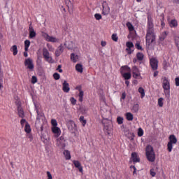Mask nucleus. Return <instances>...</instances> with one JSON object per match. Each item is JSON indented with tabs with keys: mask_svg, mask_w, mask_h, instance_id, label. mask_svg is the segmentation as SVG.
Wrapping results in <instances>:
<instances>
[{
	"mask_svg": "<svg viewBox=\"0 0 179 179\" xmlns=\"http://www.w3.org/2000/svg\"><path fill=\"white\" fill-rule=\"evenodd\" d=\"M48 48L49 51L54 52V48L52 47V45H48Z\"/></svg>",
	"mask_w": 179,
	"mask_h": 179,
	"instance_id": "3c124183",
	"label": "nucleus"
},
{
	"mask_svg": "<svg viewBox=\"0 0 179 179\" xmlns=\"http://www.w3.org/2000/svg\"><path fill=\"white\" fill-rule=\"evenodd\" d=\"M64 45L62 44H60V45L57 48L55 51V57H59L62 52H64Z\"/></svg>",
	"mask_w": 179,
	"mask_h": 179,
	"instance_id": "dca6fc26",
	"label": "nucleus"
},
{
	"mask_svg": "<svg viewBox=\"0 0 179 179\" xmlns=\"http://www.w3.org/2000/svg\"><path fill=\"white\" fill-rule=\"evenodd\" d=\"M53 78L55 80H59V78H61V76L58 73H55L53 74Z\"/></svg>",
	"mask_w": 179,
	"mask_h": 179,
	"instance_id": "58836bf2",
	"label": "nucleus"
},
{
	"mask_svg": "<svg viewBox=\"0 0 179 179\" xmlns=\"http://www.w3.org/2000/svg\"><path fill=\"white\" fill-rule=\"evenodd\" d=\"M94 17H95L96 20H101L102 17H101V15L100 14L96 13L94 15Z\"/></svg>",
	"mask_w": 179,
	"mask_h": 179,
	"instance_id": "de8ad7c7",
	"label": "nucleus"
},
{
	"mask_svg": "<svg viewBox=\"0 0 179 179\" xmlns=\"http://www.w3.org/2000/svg\"><path fill=\"white\" fill-rule=\"evenodd\" d=\"M120 70H121L120 71L121 74L131 72V68H129V66H122Z\"/></svg>",
	"mask_w": 179,
	"mask_h": 179,
	"instance_id": "6ab92c4d",
	"label": "nucleus"
},
{
	"mask_svg": "<svg viewBox=\"0 0 179 179\" xmlns=\"http://www.w3.org/2000/svg\"><path fill=\"white\" fill-rule=\"evenodd\" d=\"M43 56L45 61L49 62V64H52V62H54L52 61V57L50 55V52H48V50L45 48L43 49Z\"/></svg>",
	"mask_w": 179,
	"mask_h": 179,
	"instance_id": "0eeeda50",
	"label": "nucleus"
},
{
	"mask_svg": "<svg viewBox=\"0 0 179 179\" xmlns=\"http://www.w3.org/2000/svg\"><path fill=\"white\" fill-rule=\"evenodd\" d=\"M136 48H137V50H141V51H143V48H142V46H141V43H136Z\"/></svg>",
	"mask_w": 179,
	"mask_h": 179,
	"instance_id": "c03bdc74",
	"label": "nucleus"
},
{
	"mask_svg": "<svg viewBox=\"0 0 179 179\" xmlns=\"http://www.w3.org/2000/svg\"><path fill=\"white\" fill-rule=\"evenodd\" d=\"M27 136L30 139V142L33 141V136L31 134H28Z\"/></svg>",
	"mask_w": 179,
	"mask_h": 179,
	"instance_id": "680f3d73",
	"label": "nucleus"
},
{
	"mask_svg": "<svg viewBox=\"0 0 179 179\" xmlns=\"http://www.w3.org/2000/svg\"><path fill=\"white\" fill-rule=\"evenodd\" d=\"M52 132L55 134L56 138H58V136L61 135V129L57 126L52 127Z\"/></svg>",
	"mask_w": 179,
	"mask_h": 179,
	"instance_id": "2eb2a0df",
	"label": "nucleus"
},
{
	"mask_svg": "<svg viewBox=\"0 0 179 179\" xmlns=\"http://www.w3.org/2000/svg\"><path fill=\"white\" fill-rule=\"evenodd\" d=\"M47 176H48V179H52V175H51V172L47 171Z\"/></svg>",
	"mask_w": 179,
	"mask_h": 179,
	"instance_id": "6e6d98bb",
	"label": "nucleus"
},
{
	"mask_svg": "<svg viewBox=\"0 0 179 179\" xmlns=\"http://www.w3.org/2000/svg\"><path fill=\"white\" fill-rule=\"evenodd\" d=\"M177 143V138L173 134L169 136V142L167 144L168 152L173 150V145Z\"/></svg>",
	"mask_w": 179,
	"mask_h": 179,
	"instance_id": "423d86ee",
	"label": "nucleus"
},
{
	"mask_svg": "<svg viewBox=\"0 0 179 179\" xmlns=\"http://www.w3.org/2000/svg\"><path fill=\"white\" fill-rule=\"evenodd\" d=\"M73 163L76 167V169H78L80 173H83V167L82 166V164H80V162L79 161L74 160L73 161Z\"/></svg>",
	"mask_w": 179,
	"mask_h": 179,
	"instance_id": "a211bd4d",
	"label": "nucleus"
},
{
	"mask_svg": "<svg viewBox=\"0 0 179 179\" xmlns=\"http://www.w3.org/2000/svg\"><path fill=\"white\" fill-rule=\"evenodd\" d=\"M138 136H143V129L141 127L138 129Z\"/></svg>",
	"mask_w": 179,
	"mask_h": 179,
	"instance_id": "a19ab883",
	"label": "nucleus"
},
{
	"mask_svg": "<svg viewBox=\"0 0 179 179\" xmlns=\"http://www.w3.org/2000/svg\"><path fill=\"white\" fill-rule=\"evenodd\" d=\"M29 38H34V37H36V31H34V29L32 27L31 24L29 25Z\"/></svg>",
	"mask_w": 179,
	"mask_h": 179,
	"instance_id": "f3484780",
	"label": "nucleus"
},
{
	"mask_svg": "<svg viewBox=\"0 0 179 179\" xmlns=\"http://www.w3.org/2000/svg\"><path fill=\"white\" fill-rule=\"evenodd\" d=\"M156 41V34H155V24H153V18L150 15L148 16L147 22V34L145 35L146 47L149 48L153 43Z\"/></svg>",
	"mask_w": 179,
	"mask_h": 179,
	"instance_id": "f257e3e1",
	"label": "nucleus"
},
{
	"mask_svg": "<svg viewBox=\"0 0 179 179\" xmlns=\"http://www.w3.org/2000/svg\"><path fill=\"white\" fill-rule=\"evenodd\" d=\"M163 98H159L158 99V106L159 107H163Z\"/></svg>",
	"mask_w": 179,
	"mask_h": 179,
	"instance_id": "37998d69",
	"label": "nucleus"
},
{
	"mask_svg": "<svg viewBox=\"0 0 179 179\" xmlns=\"http://www.w3.org/2000/svg\"><path fill=\"white\" fill-rule=\"evenodd\" d=\"M102 14L105 16L108 15L110 13V7L108 6V3H107V1H103L102 3Z\"/></svg>",
	"mask_w": 179,
	"mask_h": 179,
	"instance_id": "1a4fd4ad",
	"label": "nucleus"
},
{
	"mask_svg": "<svg viewBox=\"0 0 179 179\" xmlns=\"http://www.w3.org/2000/svg\"><path fill=\"white\" fill-rule=\"evenodd\" d=\"M157 75H159V71H156L154 72V78H156V76H157Z\"/></svg>",
	"mask_w": 179,
	"mask_h": 179,
	"instance_id": "338daca9",
	"label": "nucleus"
},
{
	"mask_svg": "<svg viewBox=\"0 0 179 179\" xmlns=\"http://www.w3.org/2000/svg\"><path fill=\"white\" fill-rule=\"evenodd\" d=\"M71 60L74 64H76V62H78V61H79V55H76L75 53H71Z\"/></svg>",
	"mask_w": 179,
	"mask_h": 179,
	"instance_id": "aec40b11",
	"label": "nucleus"
},
{
	"mask_svg": "<svg viewBox=\"0 0 179 179\" xmlns=\"http://www.w3.org/2000/svg\"><path fill=\"white\" fill-rule=\"evenodd\" d=\"M126 97H127V93H125V92H122V96H121V100H125Z\"/></svg>",
	"mask_w": 179,
	"mask_h": 179,
	"instance_id": "5fc2aeb1",
	"label": "nucleus"
},
{
	"mask_svg": "<svg viewBox=\"0 0 179 179\" xmlns=\"http://www.w3.org/2000/svg\"><path fill=\"white\" fill-rule=\"evenodd\" d=\"M51 124L52 125V127H57L58 125V122H57V120L52 119L51 120Z\"/></svg>",
	"mask_w": 179,
	"mask_h": 179,
	"instance_id": "79ce46f5",
	"label": "nucleus"
},
{
	"mask_svg": "<svg viewBox=\"0 0 179 179\" xmlns=\"http://www.w3.org/2000/svg\"><path fill=\"white\" fill-rule=\"evenodd\" d=\"M131 159L134 164L135 163H141V158H139V155L136 152L131 153Z\"/></svg>",
	"mask_w": 179,
	"mask_h": 179,
	"instance_id": "ddd939ff",
	"label": "nucleus"
},
{
	"mask_svg": "<svg viewBox=\"0 0 179 179\" xmlns=\"http://www.w3.org/2000/svg\"><path fill=\"white\" fill-rule=\"evenodd\" d=\"M144 55H143V53L142 52H138L136 54V58L138 61H143V58H144Z\"/></svg>",
	"mask_w": 179,
	"mask_h": 179,
	"instance_id": "473e14b6",
	"label": "nucleus"
},
{
	"mask_svg": "<svg viewBox=\"0 0 179 179\" xmlns=\"http://www.w3.org/2000/svg\"><path fill=\"white\" fill-rule=\"evenodd\" d=\"M126 118L127 121H133L134 120V115L131 113H126Z\"/></svg>",
	"mask_w": 179,
	"mask_h": 179,
	"instance_id": "c85d7f7f",
	"label": "nucleus"
},
{
	"mask_svg": "<svg viewBox=\"0 0 179 179\" xmlns=\"http://www.w3.org/2000/svg\"><path fill=\"white\" fill-rule=\"evenodd\" d=\"M138 93H140L141 99H143V97H145V89H143V87H140L138 88Z\"/></svg>",
	"mask_w": 179,
	"mask_h": 179,
	"instance_id": "2f4dec72",
	"label": "nucleus"
},
{
	"mask_svg": "<svg viewBox=\"0 0 179 179\" xmlns=\"http://www.w3.org/2000/svg\"><path fill=\"white\" fill-rule=\"evenodd\" d=\"M162 87L164 90L165 94H170V81L167 77L162 78Z\"/></svg>",
	"mask_w": 179,
	"mask_h": 179,
	"instance_id": "20e7f679",
	"label": "nucleus"
},
{
	"mask_svg": "<svg viewBox=\"0 0 179 179\" xmlns=\"http://www.w3.org/2000/svg\"><path fill=\"white\" fill-rule=\"evenodd\" d=\"M62 68V66L61 65H59L57 66V70L60 73H62V69H61Z\"/></svg>",
	"mask_w": 179,
	"mask_h": 179,
	"instance_id": "bf43d9fd",
	"label": "nucleus"
},
{
	"mask_svg": "<svg viewBox=\"0 0 179 179\" xmlns=\"http://www.w3.org/2000/svg\"><path fill=\"white\" fill-rule=\"evenodd\" d=\"M169 26L170 27H177V26H178V22L177 21V20H171L169 22Z\"/></svg>",
	"mask_w": 179,
	"mask_h": 179,
	"instance_id": "b1692460",
	"label": "nucleus"
},
{
	"mask_svg": "<svg viewBox=\"0 0 179 179\" xmlns=\"http://www.w3.org/2000/svg\"><path fill=\"white\" fill-rule=\"evenodd\" d=\"M101 45L102 46V47H106V45H107V43L106 42V41H101Z\"/></svg>",
	"mask_w": 179,
	"mask_h": 179,
	"instance_id": "052dcab7",
	"label": "nucleus"
},
{
	"mask_svg": "<svg viewBox=\"0 0 179 179\" xmlns=\"http://www.w3.org/2000/svg\"><path fill=\"white\" fill-rule=\"evenodd\" d=\"M29 47H30V41L29 40L24 41V50L29 51Z\"/></svg>",
	"mask_w": 179,
	"mask_h": 179,
	"instance_id": "f704fd0d",
	"label": "nucleus"
},
{
	"mask_svg": "<svg viewBox=\"0 0 179 179\" xmlns=\"http://www.w3.org/2000/svg\"><path fill=\"white\" fill-rule=\"evenodd\" d=\"M126 50L128 51V54H132V50L131 48H127Z\"/></svg>",
	"mask_w": 179,
	"mask_h": 179,
	"instance_id": "0e129e2a",
	"label": "nucleus"
},
{
	"mask_svg": "<svg viewBox=\"0 0 179 179\" xmlns=\"http://www.w3.org/2000/svg\"><path fill=\"white\" fill-rule=\"evenodd\" d=\"M132 73H133V78L134 79H138V78H141V72L139 71V69L136 66H134L131 69Z\"/></svg>",
	"mask_w": 179,
	"mask_h": 179,
	"instance_id": "9d476101",
	"label": "nucleus"
},
{
	"mask_svg": "<svg viewBox=\"0 0 179 179\" xmlns=\"http://www.w3.org/2000/svg\"><path fill=\"white\" fill-rule=\"evenodd\" d=\"M42 37L48 43H59V39L55 36L48 35L46 32H42Z\"/></svg>",
	"mask_w": 179,
	"mask_h": 179,
	"instance_id": "39448f33",
	"label": "nucleus"
},
{
	"mask_svg": "<svg viewBox=\"0 0 179 179\" xmlns=\"http://www.w3.org/2000/svg\"><path fill=\"white\" fill-rule=\"evenodd\" d=\"M62 90L64 93H69L71 88L69 87V83L64 80L62 83Z\"/></svg>",
	"mask_w": 179,
	"mask_h": 179,
	"instance_id": "4468645a",
	"label": "nucleus"
},
{
	"mask_svg": "<svg viewBox=\"0 0 179 179\" xmlns=\"http://www.w3.org/2000/svg\"><path fill=\"white\" fill-rule=\"evenodd\" d=\"M38 116L36 117V120H40V116L43 117V113L39 114L38 110L36 111Z\"/></svg>",
	"mask_w": 179,
	"mask_h": 179,
	"instance_id": "13d9d810",
	"label": "nucleus"
},
{
	"mask_svg": "<svg viewBox=\"0 0 179 179\" xmlns=\"http://www.w3.org/2000/svg\"><path fill=\"white\" fill-rule=\"evenodd\" d=\"M10 51L13 52V55L15 56L17 55V45H14L11 47Z\"/></svg>",
	"mask_w": 179,
	"mask_h": 179,
	"instance_id": "a878e982",
	"label": "nucleus"
},
{
	"mask_svg": "<svg viewBox=\"0 0 179 179\" xmlns=\"http://www.w3.org/2000/svg\"><path fill=\"white\" fill-rule=\"evenodd\" d=\"M121 75L125 80H129V79H131V78H132V75L131 74V72L130 73H122Z\"/></svg>",
	"mask_w": 179,
	"mask_h": 179,
	"instance_id": "412c9836",
	"label": "nucleus"
},
{
	"mask_svg": "<svg viewBox=\"0 0 179 179\" xmlns=\"http://www.w3.org/2000/svg\"><path fill=\"white\" fill-rule=\"evenodd\" d=\"M67 127L69 129V131H76L78 129V127H76V124L73 120H69L67 122Z\"/></svg>",
	"mask_w": 179,
	"mask_h": 179,
	"instance_id": "f8f14e48",
	"label": "nucleus"
},
{
	"mask_svg": "<svg viewBox=\"0 0 179 179\" xmlns=\"http://www.w3.org/2000/svg\"><path fill=\"white\" fill-rule=\"evenodd\" d=\"M24 131L27 134H30L31 132V128L30 127V124H29L28 122H27L25 124Z\"/></svg>",
	"mask_w": 179,
	"mask_h": 179,
	"instance_id": "c756f323",
	"label": "nucleus"
},
{
	"mask_svg": "<svg viewBox=\"0 0 179 179\" xmlns=\"http://www.w3.org/2000/svg\"><path fill=\"white\" fill-rule=\"evenodd\" d=\"M134 169L133 174L135 176L136 174V167L135 166H131Z\"/></svg>",
	"mask_w": 179,
	"mask_h": 179,
	"instance_id": "e2e57ef3",
	"label": "nucleus"
},
{
	"mask_svg": "<svg viewBox=\"0 0 179 179\" xmlns=\"http://www.w3.org/2000/svg\"><path fill=\"white\" fill-rule=\"evenodd\" d=\"M63 155L65 157L66 160H71V152L68 150H65L63 152Z\"/></svg>",
	"mask_w": 179,
	"mask_h": 179,
	"instance_id": "393cba45",
	"label": "nucleus"
},
{
	"mask_svg": "<svg viewBox=\"0 0 179 179\" xmlns=\"http://www.w3.org/2000/svg\"><path fill=\"white\" fill-rule=\"evenodd\" d=\"M70 101H71V104H72L73 106H76V99L75 98L71 97V98L70 99Z\"/></svg>",
	"mask_w": 179,
	"mask_h": 179,
	"instance_id": "a18cd8bd",
	"label": "nucleus"
},
{
	"mask_svg": "<svg viewBox=\"0 0 179 179\" xmlns=\"http://www.w3.org/2000/svg\"><path fill=\"white\" fill-rule=\"evenodd\" d=\"M125 85L128 87L129 86V81L128 80H125Z\"/></svg>",
	"mask_w": 179,
	"mask_h": 179,
	"instance_id": "774afa93",
	"label": "nucleus"
},
{
	"mask_svg": "<svg viewBox=\"0 0 179 179\" xmlns=\"http://www.w3.org/2000/svg\"><path fill=\"white\" fill-rule=\"evenodd\" d=\"M18 115L20 118H24V111H23V108L18 107L17 108Z\"/></svg>",
	"mask_w": 179,
	"mask_h": 179,
	"instance_id": "bb28decb",
	"label": "nucleus"
},
{
	"mask_svg": "<svg viewBox=\"0 0 179 179\" xmlns=\"http://www.w3.org/2000/svg\"><path fill=\"white\" fill-rule=\"evenodd\" d=\"M85 95V92H83V91H80L78 94V100L80 103H82V101H83V96Z\"/></svg>",
	"mask_w": 179,
	"mask_h": 179,
	"instance_id": "c9c22d12",
	"label": "nucleus"
},
{
	"mask_svg": "<svg viewBox=\"0 0 179 179\" xmlns=\"http://www.w3.org/2000/svg\"><path fill=\"white\" fill-rule=\"evenodd\" d=\"M2 89H3V73L0 69V90H2Z\"/></svg>",
	"mask_w": 179,
	"mask_h": 179,
	"instance_id": "4be33fe9",
	"label": "nucleus"
},
{
	"mask_svg": "<svg viewBox=\"0 0 179 179\" xmlns=\"http://www.w3.org/2000/svg\"><path fill=\"white\" fill-rule=\"evenodd\" d=\"M25 66H27L28 69L33 71L34 69V64H33V60L30 58H28L24 62Z\"/></svg>",
	"mask_w": 179,
	"mask_h": 179,
	"instance_id": "9b49d317",
	"label": "nucleus"
},
{
	"mask_svg": "<svg viewBox=\"0 0 179 179\" xmlns=\"http://www.w3.org/2000/svg\"><path fill=\"white\" fill-rule=\"evenodd\" d=\"M79 121H80V122H81L83 127H85L86 125V123L87 122V121H86V120H85V116H80Z\"/></svg>",
	"mask_w": 179,
	"mask_h": 179,
	"instance_id": "72a5a7b5",
	"label": "nucleus"
},
{
	"mask_svg": "<svg viewBox=\"0 0 179 179\" xmlns=\"http://www.w3.org/2000/svg\"><path fill=\"white\" fill-rule=\"evenodd\" d=\"M127 138H128V139H129L130 141H134V139H135V134L132 133V132H129L127 135H126Z\"/></svg>",
	"mask_w": 179,
	"mask_h": 179,
	"instance_id": "cd10ccee",
	"label": "nucleus"
},
{
	"mask_svg": "<svg viewBox=\"0 0 179 179\" xmlns=\"http://www.w3.org/2000/svg\"><path fill=\"white\" fill-rule=\"evenodd\" d=\"M175 84H176V86L177 87L179 86V77H177L175 78Z\"/></svg>",
	"mask_w": 179,
	"mask_h": 179,
	"instance_id": "603ef678",
	"label": "nucleus"
},
{
	"mask_svg": "<svg viewBox=\"0 0 179 179\" xmlns=\"http://www.w3.org/2000/svg\"><path fill=\"white\" fill-rule=\"evenodd\" d=\"M150 65L152 71H157V69L159 68V60H157L156 57L150 59Z\"/></svg>",
	"mask_w": 179,
	"mask_h": 179,
	"instance_id": "6e6552de",
	"label": "nucleus"
},
{
	"mask_svg": "<svg viewBox=\"0 0 179 179\" xmlns=\"http://www.w3.org/2000/svg\"><path fill=\"white\" fill-rule=\"evenodd\" d=\"M112 40L113 41H118V36H117V34H112Z\"/></svg>",
	"mask_w": 179,
	"mask_h": 179,
	"instance_id": "49530a36",
	"label": "nucleus"
},
{
	"mask_svg": "<svg viewBox=\"0 0 179 179\" xmlns=\"http://www.w3.org/2000/svg\"><path fill=\"white\" fill-rule=\"evenodd\" d=\"M76 90H78V92H83V90H82V86L79 85V86H77L76 87Z\"/></svg>",
	"mask_w": 179,
	"mask_h": 179,
	"instance_id": "4d7b16f0",
	"label": "nucleus"
},
{
	"mask_svg": "<svg viewBox=\"0 0 179 179\" xmlns=\"http://www.w3.org/2000/svg\"><path fill=\"white\" fill-rule=\"evenodd\" d=\"M76 71H77V72H79L80 73H83V66L81 64H77L76 65Z\"/></svg>",
	"mask_w": 179,
	"mask_h": 179,
	"instance_id": "5701e85b",
	"label": "nucleus"
},
{
	"mask_svg": "<svg viewBox=\"0 0 179 179\" xmlns=\"http://www.w3.org/2000/svg\"><path fill=\"white\" fill-rule=\"evenodd\" d=\"M26 120L25 119H22L20 121L21 127H24V124H26Z\"/></svg>",
	"mask_w": 179,
	"mask_h": 179,
	"instance_id": "864d4df0",
	"label": "nucleus"
},
{
	"mask_svg": "<svg viewBox=\"0 0 179 179\" xmlns=\"http://www.w3.org/2000/svg\"><path fill=\"white\" fill-rule=\"evenodd\" d=\"M102 124L103 125V131L107 135H110L113 131V127L111 120L108 119H103Z\"/></svg>",
	"mask_w": 179,
	"mask_h": 179,
	"instance_id": "7ed1b4c3",
	"label": "nucleus"
},
{
	"mask_svg": "<svg viewBox=\"0 0 179 179\" xmlns=\"http://www.w3.org/2000/svg\"><path fill=\"white\" fill-rule=\"evenodd\" d=\"M117 122L119 125H121L122 124H124V117H117Z\"/></svg>",
	"mask_w": 179,
	"mask_h": 179,
	"instance_id": "e433bc0d",
	"label": "nucleus"
},
{
	"mask_svg": "<svg viewBox=\"0 0 179 179\" xmlns=\"http://www.w3.org/2000/svg\"><path fill=\"white\" fill-rule=\"evenodd\" d=\"M145 156L147 157V160L151 163H153L155 160H156V154L155 153V150L152 145H148L146 146Z\"/></svg>",
	"mask_w": 179,
	"mask_h": 179,
	"instance_id": "f03ea898",
	"label": "nucleus"
},
{
	"mask_svg": "<svg viewBox=\"0 0 179 179\" xmlns=\"http://www.w3.org/2000/svg\"><path fill=\"white\" fill-rule=\"evenodd\" d=\"M126 47H127V48H134V43H132L131 41L127 42Z\"/></svg>",
	"mask_w": 179,
	"mask_h": 179,
	"instance_id": "ea45409f",
	"label": "nucleus"
},
{
	"mask_svg": "<svg viewBox=\"0 0 179 179\" xmlns=\"http://www.w3.org/2000/svg\"><path fill=\"white\" fill-rule=\"evenodd\" d=\"M150 176H152V177H155L156 172H155V169H150Z\"/></svg>",
	"mask_w": 179,
	"mask_h": 179,
	"instance_id": "8fccbe9b",
	"label": "nucleus"
},
{
	"mask_svg": "<svg viewBox=\"0 0 179 179\" xmlns=\"http://www.w3.org/2000/svg\"><path fill=\"white\" fill-rule=\"evenodd\" d=\"M31 83L34 85V83H37V77L33 76L31 78Z\"/></svg>",
	"mask_w": 179,
	"mask_h": 179,
	"instance_id": "09e8293b",
	"label": "nucleus"
},
{
	"mask_svg": "<svg viewBox=\"0 0 179 179\" xmlns=\"http://www.w3.org/2000/svg\"><path fill=\"white\" fill-rule=\"evenodd\" d=\"M132 110L134 111V113H138V111H139V104H134L133 106Z\"/></svg>",
	"mask_w": 179,
	"mask_h": 179,
	"instance_id": "4c0bfd02",
	"label": "nucleus"
},
{
	"mask_svg": "<svg viewBox=\"0 0 179 179\" xmlns=\"http://www.w3.org/2000/svg\"><path fill=\"white\" fill-rule=\"evenodd\" d=\"M167 36V32H164L163 34H162V37H163V40H164V38H166V36Z\"/></svg>",
	"mask_w": 179,
	"mask_h": 179,
	"instance_id": "69168bd1",
	"label": "nucleus"
},
{
	"mask_svg": "<svg viewBox=\"0 0 179 179\" xmlns=\"http://www.w3.org/2000/svg\"><path fill=\"white\" fill-rule=\"evenodd\" d=\"M126 26L129 31H134V30H135V27H134V25L129 22H127Z\"/></svg>",
	"mask_w": 179,
	"mask_h": 179,
	"instance_id": "7c9ffc66",
	"label": "nucleus"
}]
</instances>
